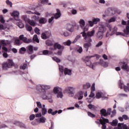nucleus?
Wrapping results in <instances>:
<instances>
[{"mask_svg":"<svg viewBox=\"0 0 129 129\" xmlns=\"http://www.w3.org/2000/svg\"><path fill=\"white\" fill-rule=\"evenodd\" d=\"M106 113H107V116L108 115H110V114L111 113V108H109L107 109V110L106 111Z\"/></svg>","mask_w":129,"mask_h":129,"instance_id":"obj_57","label":"nucleus"},{"mask_svg":"<svg viewBox=\"0 0 129 129\" xmlns=\"http://www.w3.org/2000/svg\"><path fill=\"white\" fill-rule=\"evenodd\" d=\"M45 43H46V45H47V46H49V47L51 46H53V45H54L53 41L50 40H46Z\"/></svg>","mask_w":129,"mask_h":129,"instance_id":"obj_35","label":"nucleus"},{"mask_svg":"<svg viewBox=\"0 0 129 129\" xmlns=\"http://www.w3.org/2000/svg\"><path fill=\"white\" fill-rule=\"evenodd\" d=\"M52 59L53 60V61H55V62L57 63H60V62H61V60H60V59H59L58 57H52Z\"/></svg>","mask_w":129,"mask_h":129,"instance_id":"obj_48","label":"nucleus"},{"mask_svg":"<svg viewBox=\"0 0 129 129\" xmlns=\"http://www.w3.org/2000/svg\"><path fill=\"white\" fill-rule=\"evenodd\" d=\"M26 30H27L29 32H31L32 30H33V28H32V26H30L28 25H26L25 26Z\"/></svg>","mask_w":129,"mask_h":129,"instance_id":"obj_50","label":"nucleus"},{"mask_svg":"<svg viewBox=\"0 0 129 129\" xmlns=\"http://www.w3.org/2000/svg\"><path fill=\"white\" fill-rule=\"evenodd\" d=\"M74 90L75 89L72 87H67L65 89V92L69 94V96L73 97L74 96Z\"/></svg>","mask_w":129,"mask_h":129,"instance_id":"obj_6","label":"nucleus"},{"mask_svg":"<svg viewBox=\"0 0 129 129\" xmlns=\"http://www.w3.org/2000/svg\"><path fill=\"white\" fill-rule=\"evenodd\" d=\"M66 30L69 31L71 33H73L74 31V25L73 24H71L70 23H68L66 26Z\"/></svg>","mask_w":129,"mask_h":129,"instance_id":"obj_11","label":"nucleus"},{"mask_svg":"<svg viewBox=\"0 0 129 129\" xmlns=\"http://www.w3.org/2000/svg\"><path fill=\"white\" fill-rule=\"evenodd\" d=\"M41 38L43 40H47V39H48V37H47V35H46L45 32L42 33Z\"/></svg>","mask_w":129,"mask_h":129,"instance_id":"obj_49","label":"nucleus"},{"mask_svg":"<svg viewBox=\"0 0 129 129\" xmlns=\"http://www.w3.org/2000/svg\"><path fill=\"white\" fill-rule=\"evenodd\" d=\"M91 90V92H94V91H95V83H93L92 85Z\"/></svg>","mask_w":129,"mask_h":129,"instance_id":"obj_59","label":"nucleus"},{"mask_svg":"<svg viewBox=\"0 0 129 129\" xmlns=\"http://www.w3.org/2000/svg\"><path fill=\"white\" fill-rule=\"evenodd\" d=\"M118 66L120 67V68H121L122 70H124V71H127V72H129V67L125 62H120L118 64Z\"/></svg>","mask_w":129,"mask_h":129,"instance_id":"obj_8","label":"nucleus"},{"mask_svg":"<svg viewBox=\"0 0 129 129\" xmlns=\"http://www.w3.org/2000/svg\"><path fill=\"white\" fill-rule=\"evenodd\" d=\"M64 73L65 75H72V71L71 70H69L68 68H65L64 70Z\"/></svg>","mask_w":129,"mask_h":129,"instance_id":"obj_23","label":"nucleus"},{"mask_svg":"<svg viewBox=\"0 0 129 129\" xmlns=\"http://www.w3.org/2000/svg\"><path fill=\"white\" fill-rule=\"evenodd\" d=\"M19 40L23 41L24 43H30L32 39H28L27 37H24V35H21L19 36Z\"/></svg>","mask_w":129,"mask_h":129,"instance_id":"obj_13","label":"nucleus"},{"mask_svg":"<svg viewBox=\"0 0 129 129\" xmlns=\"http://www.w3.org/2000/svg\"><path fill=\"white\" fill-rule=\"evenodd\" d=\"M97 37L98 38H99V40H101V39L103 38V33L102 32L98 31L97 33Z\"/></svg>","mask_w":129,"mask_h":129,"instance_id":"obj_31","label":"nucleus"},{"mask_svg":"<svg viewBox=\"0 0 129 129\" xmlns=\"http://www.w3.org/2000/svg\"><path fill=\"white\" fill-rule=\"evenodd\" d=\"M15 124H16V125H18L19 126H20V127H24L26 128V125H25V124H24L23 122H19V121H16L15 122V123H14Z\"/></svg>","mask_w":129,"mask_h":129,"instance_id":"obj_24","label":"nucleus"},{"mask_svg":"<svg viewBox=\"0 0 129 129\" xmlns=\"http://www.w3.org/2000/svg\"><path fill=\"white\" fill-rule=\"evenodd\" d=\"M117 12V8L114 7H111L108 8L106 11V14L107 16H111L113 15H115V13Z\"/></svg>","mask_w":129,"mask_h":129,"instance_id":"obj_4","label":"nucleus"},{"mask_svg":"<svg viewBox=\"0 0 129 129\" xmlns=\"http://www.w3.org/2000/svg\"><path fill=\"white\" fill-rule=\"evenodd\" d=\"M58 92H59V88H58V87H54V88L53 89L54 93H55V94H57V93H58Z\"/></svg>","mask_w":129,"mask_h":129,"instance_id":"obj_55","label":"nucleus"},{"mask_svg":"<svg viewBox=\"0 0 129 129\" xmlns=\"http://www.w3.org/2000/svg\"><path fill=\"white\" fill-rule=\"evenodd\" d=\"M72 43L73 42H72L70 40H68L67 41L63 42L62 44L64 46H70Z\"/></svg>","mask_w":129,"mask_h":129,"instance_id":"obj_36","label":"nucleus"},{"mask_svg":"<svg viewBox=\"0 0 129 129\" xmlns=\"http://www.w3.org/2000/svg\"><path fill=\"white\" fill-rule=\"evenodd\" d=\"M27 14H32L33 15L34 14L35 15H37V16H41V14H40V13L34 11V12H32L31 11H28L26 12Z\"/></svg>","mask_w":129,"mask_h":129,"instance_id":"obj_27","label":"nucleus"},{"mask_svg":"<svg viewBox=\"0 0 129 129\" xmlns=\"http://www.w3.org/2000/svg\"><path fill=\"white\" fill-rule=\"evenodd\" d=\"M94 34H95V30L93 29L91 31H89L87 32V37L85 38V40L87 42L90 43V42H92V39H91L92 37L94 36Z\"/></svg>","mask_w":129,"mask_h":129,"instance_id":"obj_5","label":"nucleus"},{"mask_svg":"<svg viewBox=\"0 0 129 129\" xmlns=\"http://www.w3.org/2000/svg\"><path fill=\"white\" fill-rule=\"evenodd\" d=\"M26 51H27V49H26V48L21 47L19 49V53L20 54H25V52H26Z\"/></svg>","mask_w":129,"mask_h":129,"instance_id":"obj_41","label":"nucleus"},{"mask_svg":"<svg viewBox=\"0 0 129 129\" xmlns=\"http://www.w3.org/2000/svg\"><path fill=\"white\" fill-rule=\"evenodd\" d=\"M90 43H85L84 44V48L85 49V50L86 51V52H87L88 51V49L89 48V47H90Z\"/></svg>","mask_w":129,"mask_h":129,"instance_id":"obj_37","label":"nucleus"},{"mask_svg":"<svg viewBox=\"0 0 129 129\" xmlns=\"http://www.w3.org/2000/svg\"><path fill=\"white\" fill-rule=\"evenodd\" d=\"M87 66H88V67H90V68H92L93 70H94V67H95L96 65H97V62H94L92 64H91V61L90 60L88 61L87 62H85Z\"/></svg>","mask_w":129,"mask_h":129,"instance_id":"obj_16","label":"nucleus"},{"mask_svg":"<svg viewBox=\"0 0 129 129\" xmlns=\"http://www.w3.org/2000/svg\"><path fill=\"white\" fill-rule=\"evenodd\" d=\"M100 122L101 124H102V129H106V123H109V120L108 119H106L103 117H101L100 118Z\"/></svg>","mask_w":129,"mask_h":129,"instance_id":"obj_7","label":"nucleus"},{"mask_svg":"<svg viewBox=\"0 0 129 129\" xmlns=\"http://www.w3.org/2000/svg\"><path fill=\"white\" fill-rule=\"evenodd\" d=\"M100 114L101 117L103 116H107V114L106 113V110L105 109H102L100 110Z\"/></svg>","mask_w":129,"mask_h":129,"instance_id":"obj_25","label":"nucleus"},{"mask_svg":"<svg viewBox=\"0 0 129 129\" xmlns=\"http://www.w3.org/2000/svg\"><path fill=\"white\" fill-rule=\"evenodd\" d=\"M15 66V63L12 59H8L7 62L2 64V69L3 70H8L9 68H12Z\"/></svg>","mask_w":129,"mask_h":129,"instance_id":"obj_3","label":"nucleus"},{"mask_svg":"<svg viewBox=\"0 0 129 129\" xmlns=\"http://www.w3.org/2000/svg\"><path fill=\"white\" fill-rule=\"evenodd\" d=\"M31 124H32V125H38V121H37V119L31 122Z\"/></svg>","mask_w":129,"mask_h":129,"instance_id":"obj_62","label":"nucleus"},{"mask_svg":"<svg viewBox=\"0 0 129 129\" xmlns=\"http://www.w3.org/2000/svg\"><path fill=\"white\" fill-rule=\"evenodd\" d=\"M11 16L12 17H14L15 21H20V19L19 18L20 16V13L19 12L17 11H13V12L11 14Z\"/></svg>","mask_w":129,"mask_h":129,"instance_id":"obj_12","label":"nucleus"},{"mask_svg":"<svg viewBox=\"0 0 129 129\" xmlns=\"http://www.w3.org/2000/svg\"><path fill=\"white\" fill-rule=\"evenodd\" d=\"M111 114L110 115V117H114V116H115L116 115V110L113 109L112 111H111Z\"/></svg>","mask_w":129,"mask_h":129,"instance_id":"obj_46","label":"nucleus"},{"mask_svg":"<svg viewBox=\"0 0 129 129\" xmlns=\"http://www.w3.org/2000/svg\"><path fill=\"white\" fill-rule=\"evenodd\" d=\"M56 49L60 50V51H58L57 52V55H58V56H61V55H62V51L64 50V46H62L61 44L58 43H55L53 47H50L49 48V49L51 50V51H55V50Z\"/></svg>","mask_w":129,"mask_h":129,"instance_id":"obj_2","label":"nucleus"},{"mask_svg":"<svg viewBox=\"0 0 129 129\" xmlns=\"http://www.w3.org/2000/svg\"><path fill=\"white\" fill-rule=\"evenodd\" d=\"M44 33L45 34V35H46V37H47V38L48 39V38L49 37H51V32L49 31H45L44 32Z\"/></svg>","mask_w":129,"mask_h":129,"instance_id":"obj_58","label":"nucleus"},{"mask_svg":"<svg viewBox=\"0 0 129 129\" xmlns=\"http://www.w3.org/2000/svg\"><path fill=\"white\" fill-rule=\"evenodd\" d=\"M118 123V121L117 120V119L113 120L112 122H110V124H111L112 126H116Z\"/></svg>","mask_w":129,"mask_h":129,"instance_id":"obj_34","label":"nucleus"},{"mask_svg":"<svg viewBox=\"0 0 129 129\" xmlns=\"http://www.w3.org/2000/svg\"><path fill=\"white\" fill-rule=\"evenodd\" d=\"M105 29V28L104 27V26H101L99 28V31L98 32H100L101 33H104V29Z\"/></svg>","mask_w":129,"mask_h":129,"instance_id":"obj_47","label":"nucleus"},{"mask_svg":"<svg viewBox=\"0 0 129 129\" xmlns=\"http://www.w3.org/2000/svg\"><path fill=\"white\" fill-rule=\"evenodd\" d=\"M27 63H24L22 66H20V69H23V70H25V69H27Z\"/></svg>","mask_w":129,"mask_h":129,"instance_id":"obj_53","label":"nucleus"},{"mask_svg":"<svg viewBox=\"0 0 129 129\" xmlns=\"http://www.w3.org/2000/svg\"><path fill=\"white\" fill-rule=\"evenodd\" d=\"M91 86L90 83H87L85 85H83V89H88Z\"/></svg>","mask_w":129,"mask_h":129,"instance_id":"obj_38","label":"nucleus"},{"mask_svg":"<svg viewBox=\"0 0 129 129\" xmlns=\"http://www.w3.org/2000/svg\"><path fill=\"white\" fill-rule=\"evenodd\" d=\"M22 19L24 21V22H28V20L29 19H28V18H27V16L23 15L22 16Z\"/></svg>","mask_w":129,"mask_h":129,"instance_id":"obj_61","label":"nucleus"},{"mask_svg":"<svg viewBox=\"0 0 129 129\" xmlns=\"http://www.w3.org/2000/svg\"><path fill=\"white\" fill-rule=\"evenodd\" d=\"M102 99H107V97H104L103 93L102 92H97L96 94V98L97 99H99V98H101Z\"/></svg>","mask_w":129,"mask_h":129,"instance_id":"obj_14","label":"nucleus"},{"mask_svg":"<svg viewBox=\"0 0 129 129\" xmlns=\"http://www.w3.org/2000/svg\"><path fill=\"white\" fill-rule=\"evenodd\" d=\"M35 117H36V116L35 115V114H31L29 116V119L30 120H34V119H35Z\"/></svg>","mask_w":129,"mask_h":129,"instance_id":"obj_63","label":"nucleus"},{"mask_svg":"<svg viewBox=\"0 0 129 129\" xmlns=\"http://www.w3.org/2000/svg\"><path fill=\"white\" fill-rule=\"evenodd\" d=\"M0 22L2 24H5L6 23V20L4 19V16L3 15H1L0 16Z\"/></svg>","mask_w":129,"mask_h":129,"instance_id":"obj_52","label":"nucleus"},{"mask_svg":"<svg viewBox=\"0 0 129 129\" xmlns=\"http://www.w3.org/2000/svg\"><path fill=\"white\" fill-rule=\"evenodd\" d=\"M123 32L124 36L129 35V26H126Z\"/></svg>","mask_w":129,"mask_h":129,"instance_id":"obj_30","label":"nucleus"},{"mask_svg":"<svg viewBox=\"0 0 129 129\" xmlns=\"http://www.w3.org/2000/svg\"><path fill=\"white\" fill-rule=\"evenodd\" d=\"M28 22L29 24V25H30L31 26H35V25H36V23H35V21H34V20L29 19L28 20Z\"/></svg>","mask_w":129,"mask_h":129,"instance_id":"obj_45","label":"nucleus"},{"mask_svg":"<svg viewBox=\"0 0 129 129\" xmlns=\"http://www.w3.org/2000/svg\"><path fill=\"white\" fill-rule=\"evenodd\" d=\"M33 40L34 42H36V43H40V40H39L37 34L34 35Z\"/></svg>","mask_w":129,"mask_h":129,"instance_id":"obj_39","label":"nucleus"},{"mask_svg":"<svg viewBox=\"0 0 129 129\" xmlns=\"http://www.w3.org/2000/svg\"><path fill=\"white\" fill-rule=\"evenodd\" d=\"M81 37V36L80 35H77L75 40H74V41L73 42V44H74V43H76V41H78V40L80 39Z\"/></svg>","mask_w":129,"mask_h":129,"instance_id":"obj_60","label":"nucleus"},{"mask_svg":"<svg viewBox=\"0 0 129 129\" xmlns=\"http://www.w3.org/2000/svg\"><path fill=\"white\" fill-rule=\"evenodd\" d=\"M57 98H62L63 97V93L62 92H59L57 94Z\"/></svg>","mask_w":129,"mask_h":129,"instance_id":"obj_51","label":"nucleus"},{"mask_svg":"<svg viewBox=\"0 0 129 129\" xmlns=\"http://www.w3.org/2000/svg\"><path fill=\"white\" fill-rule=\"evenodd\" d=\"M75 98H78L79 100H80L83 98V92L80 91L78 92L75 96Z\"/></svg>","mask_w":129,"mask_h":129,"instance_id":"obj_15","label":"nucleus"},{"mask_svg":"<svg viewBox=\"0 0 129 129\" xmlns=\"http://www.w3.org/2000/svg\"><path fill=\"white\" fill-rule=\"evenodd\" d=\"M88 115L90 116V117H95V115L90 112H88Z\"/></svg>","mask_w":129,"mask_h":129,"instance_id":"obj_64","label":"nucleus"},{"mask_svg":"<svg viewBox=\"0 0 129 129\" xmlns=\"http://www.w3.org/2000/svg\"><path fill=\"white\" fill-rule=\"evenodd\" d=\"M51 88V86L46 85H38L36 86V90L38 92L41 93V97L44 100H48L49 102L52 103L53 102V100H52V94H51V92L47 91Z\"/></svg>","mask_w":129,"mask_h":129,"instance_id":"obj_1","label":"nucleus"},{"mask_svg":"<svg viewBox=\"0 0 129 129\" xmlns=\"http://www.w3.org/2000/svg\"><path fill=\"white\" fill-rule=\"evenodd\" d=\"M39 24H46L47 23V19L45 18L41 17L39 20Z\"/></svg>","mask_w":129,"mask_h":129,"instance_id":"obj_28","label":"nucleus"},{"mask_svg":"<svg viewBox=\"0 0 129 129\" xmlns=\"http://www.w3.org/2000/svg\"><path fill=\"white\" fill-rule=\"evenodd\" d=\"M107 27L108 28L109 31L111 32L110 36H112L113 35H114V34H115L116 32H117V27H114L112 28V27L110 25H107Z\"/></svg>","mask_w":129,"mask_h":129,"instance_id":"obj_9","label":"nucleus"},{"mask_svg":"<svg viewBox=\"0 0 129 129\" xmlns=\"http://www.w3.org/2000/svg\"><path fill=\"white\" fill-rule=\"evenodd\" d=\"M116 20V18L112 17L109 20H108L107 22V23H113V22H115Z\"/></svg>","mask_w":129,"mask_h":129,"instance_id":"obj_43","label":"nucleus"},{"mask_svg":"<svg viewBox=\"0 0 129 129\" xmlns=\"http://www.w3.org/2000/svg\"><path fill=\"white\" fill-rule=\"evenodd\" d=\"M47 108H41V112L42 115L44 116L45 114H47Z\"/></svg>","mask_w":129,"mask_h":129,"instance_id":"obj_40","label":"nucleus"},{"mask_svg":"<svg viewBox=\"0 0 129 129\" xmlns=\"http://www.w3.org/2000/svg\"><path fill=\"white\" fill-rule=\"evenodd\" d=\"M17 21L19 22H17L16 23V25L19 27L20 28V29H22L23 28H24V27L25 26L24 25V24L22 23V21H21V19H20V20H17Z\"/></svg>","mask_w":129,"mask_h":129,"instance_id":"obj_26","label":"nucleus"},{"mask_svg":"<svg viewBox=\"0 0 129 129\" xmlns=\"http://www.w3.org/2000/svg\"><path fill=\"white\" fill-rule=\"evenodd\" d=\"M99 64L101 65V66H103V67H105V68H106V67H108V62H106L102 59H100V61L99 62Z\"/></svg>","mask_w":129,"mask_h":129,"instance_id":"obj_20","label":"nucleus"},{"mask_svg":"<svg viewBox=\"0 0 129 129\" xmlns=\"http://www.w3.org/2000/svg\"><path fill=\"white\" fill-rule=\"evenodd\" d=\"M46 117L42 116L40 118L36 119V120L38 123H45L46 122Z\"/></svg>","mask_w":129,"mask_h":129,"instance_id":"obj_17","label":"nucleus"},{"mask_svg":"<svg viewBox=\"0 0 129 129\" xmlns=\"http://www.w3.org/2000/svg\"><path fill=\"white\" fill-rule=\"evenodd\" d=\"M51 51H49L48 50H44L42 52L43 55H49L51 54Z\"/></svg>","mask_w":129,"mask_h":129,"instance_id":"obj_44","label":"nucleus"},{"mask_svg":"<svg viewBox=\"0 0 129 129\" xmlns=\"http://www.w3.org/2000/svg\"><path fill=\"white\" fill-rule=\"evenodd\" d=\"M92 21L94 25H96L98 22H100V19L99 18H93Z\"/></svg>","mask_w":129,"mask_h":129,"instance_id":"obj_42","label":"nucleus"},{"mask_svg":"<svg viewBox=\"0 0 129 129\" xmlns=\"http://www.w3.org/2000/svg\"><path fill=\"white\" fill-rule=\"evenodd\" d=\"M93 57H99V55L97 54H95L94 55H92V56H88L85 57V58L84 59V61L86 63L87 62L89 61H90V59L92 58Z\"/></svg>","mask_w":129,"mask_h":129,"instance_id":"obj_18","label":"nucleus"},{"mask_svg":"<svg viewBox=\"0 0 129 129\" xmlns=\"http://www.w3.org/2000/svg\"><path fill=\"white\" fill-rule=\"evenodd\" d=\"M1 43L3 45V46H8L11 44V41L3 40L1 41Z\"/></svg>","mask_w":129,"mask_h":129,"instance_id":"obj_22","label":"nucleus"},{"mask_svg":"<svg viewBox=\"0 0 129 129\" xmlns=\"http://www.w3.org/2000/svg\"><path fill=\"white\" fill-rule=\"evenodd\" d=\"M118 126H119V129H128L127 125L123 123H118Z\"/></svg>","mask_w":129,"mask_h":129,"instance_id":"obj_21","label":"nucleus"},{"mask_svg":"<svg viewBox=\"0 0 129 129\" xmlns=\"http://www.w3.org/2000/svg\"><path fill=\"white\" fill-rule=\"evenodd\" d=\"M55 18V17H54V16L51 17L50 18H49L48 19V23L49 24H52V23H53V22H54V19Z\"/></svg>","mask_w":129,"mask_h":129,"instance_id":"obj_56","label":"nucleus"},{"mask_svg":"<svg viewBox=\"0 0 129 129\" xmlns=\"http://www.w3.org/2000/svg\"><path fill=\"white\" fill-rule=\"evenodd\" d=\"M27 51L28 54H32L33 53V46L30 45L27 47Z\"/></svg>","mask_w":129,"mask_h":129,"instance_id":"obj_32","label":"nucleus"},{"mask_svg":"<svg viewBox=\"0 0 129 129\" xmlns=\"http://www.w3.org/2000/svg\"><path fill=\"white\" fill-rule=\"evenodd\" d=\"M119 83V87L122 89V87H124V90L125 91V92H129V83L127 84V86H124L123 83L121 82V81L120 80Z\"/></svg>","mask_w":129,"mask_h":129,"instance_id":"obj_10","label":"nucleus"},{"mask_svg":"<svg viewBox=\"0 0 129 129\" xmlns=\"http://www.w3.org/2000/svg\"><path fill=\"white\" fill-rule=\"evenodd\" d=\"M61 17V11H60V10L56 9V13L54 15V18L55 20H57L59 19V18H60Z\"/></svg>","mask_w":129,"mask_h":129,"instance_id":"obj_19","label":"nucleus"},{"mask_svg":"<svg viewBox=\"0 0 129 129\" xmlns=\"http://www.w3.org/2000/svg\"><path fill=\"white\" fill-rule=\"evenodd\" d=\"M79 24L81 29H83L84 26H85V21L83 19H81L79 21Z\"/></svg>","mask_w":129,"mask_h":129,"instance_id":"obj_29","label":"nucleus"},{"mask_svg":"<svg viewBox=\"0 0 129 129\" xmlns=\"http://www.w3.org/2000/svg\"><path fill=\"white\" fill-rule=\"evenodd\" d=\"M34 32L37 35H40V29L38 28L35 27V28L34 29Z\"/></svg>","mask_w":129,"mask_h":129,"instance_id":"obj_54","label":"nucleus"},{"mask_svg":"<svg viewBox=\"0 0 129 129\" xmlns=\"http://www.w3.org/2000/svg\"><path fill=\"white\" fill-rule=\"evenodd\" d=\"M88 108H89V109H91V110H96V108H97V107H96V106H95V105H93L91 104H89L88 105Z\"/></svg>","mask_w":129,"mask_h":129,"instance_id":"obj_33","label":"nucleus"}]
</instances>
